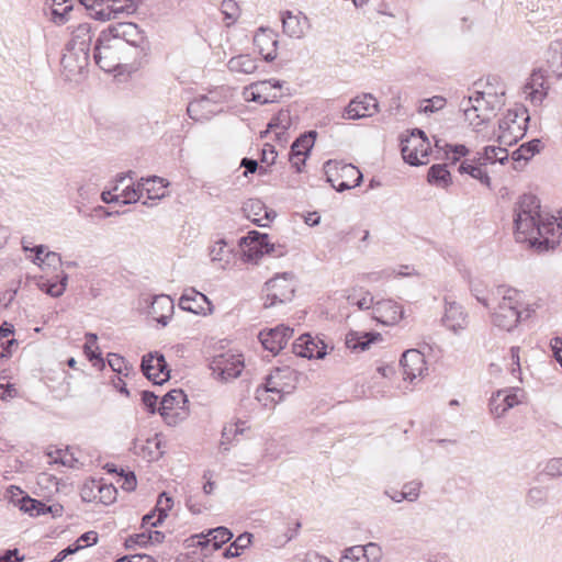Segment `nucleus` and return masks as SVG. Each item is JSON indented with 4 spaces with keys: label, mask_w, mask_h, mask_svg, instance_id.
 Wrapping results in <instances>:
<instances>
[{
    "label": "nucleus",
    "mask_w": 562,
    "mask_h": 562,
    "mask_svg": "<svg viewBox=\"0 0 562 562\" xmlns=\"http://www.w3.org/2000/svg\"><path fill=\"white\" fill-rule=\"evenodd\" d=\"M233 538V533L225 527L210 529L206 533L194 535L192 541L196 540V546L205 551L204 554L218 550L224 543Z\"/></svg>",
    "instance_id": "21"
},
{
    "label": "nucleus",
    "mask_w": 562,
    "mask_h": 562,
    "mask_svg": "<svg viewBox=\"0 0 562 562\" xmlns=\"http://www.w3.org/2000/svg\"><path fill=\"white\" fill-rule=\"evenodd\" d=\"M231 250L227 248L225 240H217L210 250L212 261H228Z\"/></svg>",
    "instance_id": "53"
},
{
    "label": "nucleus",
    "mask_w": 562,
    "mask_h": 562,
    "mask_svg": "<svg viewBox=\"0 0 562 562\" xmlns=\"http://www.w3.org/2000/svg\"><path fill=\"white\" fill-rule=\"evenodd\" d=\"M541 140L535 138L530 142L521 144L516 150L513 151L512 158L514 161L525 160L528 161L537 153L540 151Z\"/></svg>",
    "instance_id": "42"
},
{
    "label": "nucleus",
    "mask_w": 562,
    "mask_h": 562,
    "mask_svg": "<svg viewBox=\"0 0 562 562\" xmlns=\"http://www.w3.org/2000/svg\"><path fill=\"white\" fill-rule=\"evenodd\" d=\"M324 170L327 181L338 192L358 187L362 181V173L351 164L328 160L324 165Z\"/></svg>",
    "instance_id": "6"
},
{
    "label": "nucleus",
    "mask_w": 562,
    "mask_h": 562,
    "mask_svg": "<svg viewBox=\"0 0 562 562\" xmlns=\"http://www.w3.org/2000/svg\"><path fill=\"white\" fill-rule=\"evenodd\" d=\"M147 535H148V530L130 536L125 540L126 548L133 549L135 547H144V546L148 544L149 540L147 539Z\"/></svg>",
    "instance_id": "60"
},
{
    "label": "nucleus",
    "mask_w": 562,
    "mask_h": 562,
    "mask_svg": "<svg viewBox=\"0 0 562 562\" xmlns=\"http://www.w3.org/2000/svg\"><path fill=\"white\" fill-rule=\"evenodd\" d=\"M142 194H146L148 200H160L166 195L167 182L159 177L142 178L138 182Z\"/></svg>",
    "instance_id": "33"
},
{
    "label": "nucleus",
    "mask_w": 562,
    "mask_h": 562,
    "mask_svg": "<svg viewBox=\"0 0 562 562\" xmlns=\"http://www.w3.org/2000/svg\"><path fill=\"white\" fill-rule=\"evenodd\" d=\"M472 95L463 98L462 101L459 103V108L463 112L464 121L468 122L469 125L472 126L474 131L480 132L481 126L485 125L490 120H483V117H481V113L477 112V108L472 106Z\"/></svg>",
    "instance_id": "34"
},
{
    "label": "nucleus",
    "mask_w": 562,
    "mask_h": 562,
    "mask_svg": "<svg viewBox=\"0 0 562 562\" xmlns=\"http://www.w3.org/2000/svg\"><path fill=\"white\" fill-rule=\"evenodd\" d=\"M108 363L111 367V369L119 374L123 373V370L126 369L124 358L116 353H109Z\"/></svg>",
    "instance_id": "61"
},
{
    "label": "nucleus",
    "mask_w": 562,
    "mask_h": 562,
    "mask_svg": "<svg viewBox=\"0 0 562 562\" xmlns=\"http://www.w3.org/2000/svg\"><path fill=\"white\" fill-rule=\"evenodd\" d=\"M187 395L181 390H171L161 400L159 414L168 425H177L186 418Z\"/></svg>",
    "instance_id": "14"
},
{
    "label": "nucleus",
    "mask_w": 562,
    "mask_h": 562,
    "mask_svg": "<svg viewBox=\"0 0 562 562\" xmlns=\"http://www.w3.org/2000/svg\"><path fill=\"white\" fill-rule=\"evenodd\" d=\"M520 389L498 390L490 400V409L495 417H502L508 409L521 403Z\"/></svg>",
    "instance_id": "20"
},
{
    "label": "nucleus",
    "mask_w": 562,
    "mask_h": 562,
    "mask_svg": "<svg viewBox=\"0 0 562 562\" xmlns=\"http://www.w3.org/2000/svg\"><path fill=\"white\" fill-rule=\"evenodd\" d=\"M457 308L454 301L450 296H445V314L441 318L443 326L452 331L457 330Z\"/></svg>",
    "instance_id": "48"
},
{
    "label": "nucleus",
    "mask_w": 562,
    "mask_h": 562,
    "mask_svg": "<svg viewBox=\"0 0 562 562\" xmlns=\"http://www.w3.org/2000/svg\"><path fill=\"white\" fill-rule=\"evenodd\" d=\"M515 237L518 243H528L539 252L555 249L562 238V218L541 210L540 200L530 193L522 194L514 210Z\"/></svg>",
    "instance_id": "1"
},
{
    "label": "nucleus",
    "mask_w": 562,
    "mask_h": 562,
    "mask_svg": "<svg viewBox=\"0 0 562 562\" xmlns=\"http://www.w3.org/2000/svg\"><path fill=\"white\" fill-rule=\"evenodd\" d=\"M173 503L172 498L167 496L166 493H161L158 497L155 510L158 513L157 522H162L171 509Z\"/></svg>",
    "instance_id": "55"
},
{
    "label": "nucleus",
    "mask_w": 562,
    "mask_h": 562,
    "mask_svg": "<svg viewBox=\"0 0 562 562\" xmlns=\"http://www.w3.org/2000/svg\"><path fill=\"white\" fill-rule=\"evenodd\" d=\"M543 475L562 476V458L551 459L544 467Z\"/></svg>",
    "instance_id": "59"
},
{
    "label": "nucleus",
    "mask_w": 562,
    "mask_h": 562,
    "mask_svg": "<svg viewBox=\"0 0 562 562\" xmlns=\"http://www.w3.org/2000/svg\"><path fill=\"white\" fill-rule=\"evenodd\" d=\"M546 75L541 69L535 70L525 85L526 98L533 104H540L547 97Z\"/></svg>",
    "instance_id": "30"
},
{
    "label": "nucleus",
    "mask_w": 562,
    "mask_h": 562,
    "mask_svg": "<svg viewBox=\"0 0 562 562\" xmlns=\"http://www.w3.org/2000/svg\"><path fill=\"white\" fill-rule=\"evenodd\" d=\"M379 111L376 99L372 94H362L353 98L345 108L344 120H359L372 116Z\"/></svg>",
    "instance_id": "18"
},
{
    "label": "nucleus",
    "mask_w": 562,
    "mask_h": 562,
    "mask_svg": "<svg viewBox=\"0 0 562 562\" xmlns=\"http://www.w3.org/2000/svg\"><path fill=\"white\" fill-rule=\"evenodd\" d=\"M117 195L123 204L136 203L143 196L139 183L126 184Z\"/></svg>",
    "instance_id": "52"
},
{
    "label": "nucleus",
    "mask_w": 562,
    "mask_h": 562,
    "mask_svg": "<svg viewBox=\"0 0 562 562\" xmlns=\"http://www.w3.org/2000/svg\"><path fill=\"white\" fill-rule=\"evenodd\" d=\"M268 294L265 306H273L277 303L290 301L294 294V289L284 278H273L266 283Z\"/></svg>",
    "instance_id": "25"
},
{
    "label": "nucleus",
    "mask_w": 562,
    "mask_h": 562,
    "mask_svg": "<svg viewBox=\"0 0 562 562\" xmlns=\"http://www.w3.org/2000/svg\"><path fill=\"white\" fill-rule=\"evenodd\" d=\"M278 88H281V82L279 80H262L246 87L244 95L248 101L266 104L273 102L277 99V94L272 93V90Z\"/></svg>",
    "instance_id": "22"
},
{
    "label": "nucleus",
    "mask_w": 562,
    "mask_h": 562,
    "mask_svg": "<svg viewBox=\"0 0 562 562\" xmlns=\"http://www.w3.org/2000/svg\"><path fill=\"white\" fill-rule=\"evenodd\" d=\"M427 179L430 184L442 189L452 184V176L447 165H432L428 170Z\"/></svg>",
    "instance_id": "37"
},
{
    "label": "nucleus",
    "mask_w": 562,
    "mask_h": 562,
    "mask_svg": "<svg viewBox=\"0 0 562 562\" xmlns=\"http://www.w3.org/2000/svg\"><path fill=\"white\" fill-rule=\"evenodd\" d=\"M497 295H502V300L491 314L492 323L499 329L512 331L522 319L519 292L514 289L499 286Z\"/></svg>",
    "instance_id": "3"
},
{
    "label": "nucleus",
    "mask_w": 562,
    "mask_h": 562,
    "mask_svg": "<svg viewBox=\"0 0 562 562\" xmlns=\"http://www.w3.org/2000/svg\"><path fill=\"white\" fill-rule=\"evenodd\" d=\"M87 341L85 344V353L89 358L90 361L97 360L94 366H104L103 359L100 357V352H98V346H97V335L92 333H88L86 335Z\"/></svg>",
    "instance_id": "49"
},
{
    "label": "nucleus",
    "mask_w": 562,
    "mask_h": 562,
    "mask_svg": "<svg viewBox=\"0 0 562 562\" xmlns=\"http://www.w3.org/2000/svg\"><path fill=\"white\" fill-rule=\"evenodd\" d=\"M20 509L27 513L30 516L36 517L47 512H53L50 506H46L44 503L31 498L30 496H23L19 501Z\"/></svg>",
    "instance_id": "44"
},
{
    "label": "nucleus",
    "mask_w": 562,
    "mask_h": 562,
    "mask_svg": "<svg viewBox=\"0 0 562 562\" xmlns=\"http://www.w3.org/2000/svg\"><path fill=\"white\" fill-rule=\"evenodd\" d=\"M292 335V328L279 325L274 328L261 330L258 337L262 347L276 356L286 346Z\"/></svg>",
    "instance_id": "17"
},
{
    "label": "nucleus",
    "mask_w": 562,
    "mask_h": 562,
    "mask_svg": "<svg viewBox=\"0 0 562 562\" xmlns=\"http://www.w3.org/2000/svg\"><path fill=\"white\" fill-rule=\"evenodd\" d=\"M481 93H484L487 98L486 104L490 106V110H501L504 106L506 87L498 76H487L485 89Z\"/></svg>",
    "instance_id": "26"
},
{
    "label": "nucleus",
    "mask_w": 562,
    "mask_h": 562,
    "mask_svg": "<svg viewBox=\"0 0 562 562\" xmlns=\"http://www.w3.org/2000/svg\"><path fill=\"white\" fill-rule=\"evenodd\" d=\"M315 136H316V132H314V131H310V132L301 135L292 144L290 151L308 156L311 149L314 146Z\"/></svg>",
    "instance_id": "46"
},
{
    "label": "nucleus",
    "mask_w": 562,
    "mask_h": 562,
    "mask_svg": "<svg viewBox=\"0 0 562 562\" xmlns=\"http://www.w3.org/2000/svg\"><path fill=\"white\" fill-rule=\"evenodd\" d=\"M299 374L291 367H281L273 369L266 379L263 393H276L278 400L272 398L274 403L282 400L283 394H290L297 384Z\"/></svg>",
    "instance_id": "9"
},
{
    "label": "nucleus",
    "mask_w": 562,
    "mask_h": 562,
    "mask_svg": "<svg viewBox=\"0 0 562 562\" xmlns=\"http://www.w3.org/2000/svg\"><path fill=\"white\" fill-rule=\"evenodd\" d=\"M347 301L350 305L357 306L360 311L373 310L375 304L373 295L369 291L362 289L350 293L347 296Z\"/></svg>",
    "instance_id": "43"
},
{
    "label": "nucleus",
    "mask_w": 562,
    "mask_h": 562,
    "mask_svg": "<svg viewBox=\"0 0 562 562\" xmlns=\"http://www.w3.org/2000/svg\"><path fill=\"white\" fill-rule=\"evenodd\" d=\"M138 0H80L90 15L100 21H109L120 14L135 12Z\"/></svg>",
    "instance_id": "7"
},
{
    "label": "nucleus",
    "mask_w": 562,
    "mask_h": 562,
    "mask_svg": "<svg viewBox=\"0 0 562 562\" xmlns=\"http://www.w3.org/2000/svg\"><path fill=\"white\" fill-rule=\"evenodd\" d=\"M135 451L136 453H143V456L149 460L157 459L162 453L160 451V440L158 436L156 435L153 438L147 439L146 442L140 446L136 443Z\"/></svg>",
    "instance_id": "45"
},
{
    "label": "nucleus",
    "mask_w": 562,
    "mask_h": 562,
    "mask_svg": "<svg viewBox=\"0 0 562 562\" xmlns=\"http://www.w3.org/2000/svg\"><path fill=\"white\" fill-rule=\"evenodd\" d=\"M372 317L383 325L393 326L404 318V310L391 299L380 300L373 306Z\"/></svg>",
    "instance_id": "19"
},
{
    "label": "nucleus",
    "mask_w": 562,
    "mask_h": 562,
    "mask_svg": "<svg viewBox=\"0 0 562 562\" xmlns=\"http://www.w3.org/2000/svg\"><path fill=\"white\" fill-rule=\"evenodd\" d=\"M306 157L307 156H305L303 154L290 151L289 160L291 162V166L296 170V172L302 171V168L304 167L305 161H306Z\"/></svg>",
    "instance_id": "63"
},
{
    "label": "nucleus",
    "mask_w": 562,
    "mask_h": 562,
    "mask_svg": "<svg viewBox=\"0 0 562 562\" xmlns=\"http://www.w3.org/2000/svg\"><path fill=\"white\" fill-rule=\"evenodd\" d=\"M504 145H501L498 147L495 146H486L484 150L477 151L479 159H482L486 165L487 164H504L506 160H508V151Z\"/></svg>",
    "instance_id": "41"
},
{
    "label": "nucleus",
    "mask_w": 562,
    "mask_h": 562,
    "mask_svg": "<svg viewBox=\"0 0 562 562\" xmlns=\"http://www.w3.org/2000/svg\"><path fill=\"white\" fill-rule=\"evenodd\" d=\"M254 44L265 60L272 61L277 57L278 41L272 32L261 29L254 36Z\"/></svg>",
    "instance_id": "31"
},
{
    "label": "nucleus",
    "mask_w": 562,
    "mask_h": 562,
    "mask_svg": "<svg viewBox=\"0 0 562 562\" xmlns=\"http://www.w3.org/2000/svg\"><path fill=\"white\" fill-rule=\"evenodd\" d=\"M529 119L526 108L508 110L498 124L497 140L499 145L513 146L521 139L526 134Z\"/></svg>",
    "instance_id": "4"
},
{
    "label": "nucleus",
    "mask_w": 562,
    "mask_h": 562,
    "mask_svg": "<svg viewBox=\"0 0 562 562\" xmlns=\"http://www.w3.org/2000/svg\"><path fill=\"white\" fill-rule=\"evenodd\" d=\"M59 280L56 282H52L49 280H41L37 282V286L41 291L47 293L48 295L53 297H59L64 294L67 281H68V274L63 272L60 277H58Z\"/></svg>",
    "instance_id": "40"
},
{
    "label": "nucleus",
    "mask_w": 562,
    "mask_h": 562,
    "mask_svg": "<svg viewBox=\"0 0 562 562\" xmlns=\"http://www.w3.org/2000/svg\"><path fill=\"white\" fill-rule=\"evenodd\" d=\"M378 550L375 543L367 546H355L345 550L340 562H370L368 554Z\"/></svg>",
    "instance_id": "36"
},
{
    "label": "nucleus",
    "mask_w": 562,
    "mask_h": 562,
    "mask_svg": "<svg viewBox=\"0 0 562 562\" xmlns=\"http://www.w3.org/2000/svg\"><path fill=\"white\" fill-rule=\"evenodd\" d=\"M173 301L169 295L160 294L153 297L148 315L157 323L166 326L173 313Z\"/></svg>",
    "instance_id": "29"
},
{
    "label": "nucleus",
    "mask_w": 562,
    "mask_h": 562,
    "mask_svg": "<svg viewBox=\"0 0 562 562\" xmlns=\"http://www.w3.org/2000/svg\"><path fill=\"white\" fill-rule=\"evenodd\" d=\"M100 499L103 503H111L115 499L116 488L112 485H99Z\"/></svg>",
    "instance_id": "62"
},
{
    "label": "nucleus",
    "mask_w": 562,
    "mask_h": 562,
    "mask_svg": "<svg viewBox=\"0 0 562 562\" xmlns=\"http://www.w3.org/2000/svg\"><path fill=\"white\" fill-rule=\"evenodd\" d=\"M422 487V482L412 481L404 484L403 490L401 491V498H405L408 502H415L419 497V492Z\"/></svg>",
    "instance_id": "57"
},
{
    "label": "nucleus",
    "mask_w": 562,
    "mask_h": 562,
    "mask_svg": "<svg viewBox=\"0 0 562 562\" xmlns=\"http://www.w3.org/2000/svg\"><path fill=\"white\" fill-rule=\"evenodd\" d=\"M221 11L228 24L235 22L239 16V8L235 0H224L221 4Z\"/></svg>",
    "instance_id": "56"
},
{
    "label": "nucleus",
    "mask_w": 562,
    "mask_h": 562,
    "mask_svg": "<svg viewBox=\"0 0 562 562\" xmlns=\"http://www.w3.org/2000/svg\"><path fill=\"white\" fill-rule=\"evenodd\" d=\"M240 244L247 247L246 252L250 259H255L263 255H270L274 258H279L286 254L284 246L271 244L267 234H261L257 231L249 232L240 239Z\"/></svg>",
    "instance_id": "10"
},
{
    "label": "nucleus",
    "mask_w": 562,
    "mask_h": 562,
    "mask_svg": "<svg viewBox=\"0 0 562 562\" xmlns=\"http://www.w3.org/2000/svg\"><path fill=\"white\" fill-rule=\"evenodd\" d=\"M142 371L145 376L155 384H162L170 378V371L164 355L159 352H149L142 359Z\"/></svg>",
    "instance_id": "16"
},
{
    "label": "nucleus",
    "mask_w": 562,
    "mask_h": 562,
    "mask_svg": "<svg viewBox=\"0 0 562 562\" xmlns=\"http://www.w3.org/2000/svg\"><path fill=\"white\" fill-rule=\"evenodd\" d=\"M401 366L405 380L414 381L417 376H422L427 370L424 355L416 350H406L401 358Z\"/></svg>",
    "instance_id": "24"
},
{
    "label": "nucleus",
    "mask_w": 562,
    "mask_h": 562,
    "mask_svg": "<svg viewBox=\"0 0 562 562\" xmlns=\"http://www.w3.org/2000/svg\"><path fill=\"white\" fill-rule=\"evenodd\" d=\"M293 352L302 358L322 359L326 355V346L322 340L314 339L311 335H301L292 346Z\"/></svg>",
    "instance_id": "23"
},
{
    "label": "nucleus",
    "mask_w": 562,
    "mask_h": 562,
    "mask_svg": "<svg viewBox=\"0 0 562 562\" xmlns=\"http://www.w3.org/2000/svg\"><path fill=\"white\" fill-rule=\"evenodd\" d=\"M50 19L55 24H64L68 21V14L72 10L69 0H48Z\"/></svg>",
    "instance_id": "39"
},
{
    "label": "nucleus",
    "mask_w": 562,
    "mask_h": 562,
    "mask_svg": "<svg viewBox=\"0 0 562 562\" xmlns=\"http://www.w3.org/2000/svg\"><path fill=\"white\" fill-rule=\"evenodd\" d=\"M93 34L89 23H80L71 32V38L61 57V65L70 74H80L89 64Z\"/></svg>",
    "instance_id": "2"
},
{
    "label": "nucleus",
    "mask_w": 562,
    "mask_h": 562,
    "mask_svg": "<svg viewBox=\"0 0 562 562\" xmlns=\"http://www.w3.org/2000/svg\"><path fill=\"white\" fill-rule=\"evenodd\" d=\"M469 288L471 294L480 302L483 306L490 307V301L485 295L486 286L479 280H470Z\"/></svg>",
    "instance_id": "54"
},
{
    "label": "nucleus",
    "mask_w": 562,
    "mask_h": 562,
    "mask_svg": "<svg viewBox=\"0 0 562 562\" xmlns=\"http://www.w3.org/2000/svg\"><path fill=\"white\" fill-rule=\"evenodd\" d=\"M378 333L350 331L346 336V346L351 350H366L374 340L380 339Z\"/></svg>",
    "instance_id": "35"
},
{
    "label": "nucleus",
    "mask_w": 562,
    "mask_h": 562,
    "mask_svg": "<svg viewBox=\"0 0 562 562\" xmlns=\"http://www.w3.org/2000/svg\"><path fill=\"white\" fill-rule=\"evenodd\" d=\"M446 104V99L439 95H435L431 99H427L424 101V104L420 106V112L424 113H434L440 109H442Z\"/></svg>",
    "instance_id": "58"
},
{
    "label": "nucleus",
    "mask_w": 562,
    "mask_h": 562,
    "mask_svg": "<svg viewBox=\"0 0 562 562\" xmlns=\"http://www.w3.org/2000/svg\"><path fill=\"white\" fill-rule=\"evenodd\" d=\"M548 490L543 486H533L529 488L526 503L532 508H539L547 503Z\"/></svg>",
    "instance_id": "47"
},
{
    "label": "nucleus",
    "mask_w": 562,
    "mask_h": 562,
    "mask_svg": "<svg viewBox=\"0 0 562 562\" xmlns=\"http://www.w3.org/2000/svg\"><path fill=\"white\" fill-rule=\"evenodd\" d=\"M281 20L283 32L292 38H302L310 27V20L302 12L285 11L282 13Z\"/></svg>",
    "instance_id": "28"
},
{
    "label": "nucleus",
    "mask_w": 562,
    "mask_h": 562,
    "mask_svg": "<svg viewBox=\"0 0 562 562\" xmlns=\"http://www.w3.org/2000/svg\"><path fill=\"white\" fill-rule=\"evenodd\" d=\"M243 211L247 218L258 226H267L270 222V212L263 202L258 199H250L244 203Z\"/></svg>",
    "instance_id": "32"
},
{
    "label": "nucleus",
    "mask_w": 562,
    "mask_h": 562,
    "mask_svg": "<svg viewBox=\"0 0 562 562\" xmlns=\"http://www.w3.org/2000/svg\"><path fill=\"white\" fill-rule=\"evenodd\" d=\"M157 398V395H155L153 392L144 391L142 393V402L150 413L156 412Z\"/></svg>",
    "instance_id": "64"
},
{
    "label": "nucleus",
    "mask_w": 562,
    "mask_h": 562,
    "mask_svg": "<svg viewBox=\"0 0 562 562\" xmlns=\"http://www.w3.org/2000/svg\"><path fill=\"white\" fill-rule=\"evenodd\" d=\"M106 31L115 41L123 42L124 50L126 46L138 48L142 52H145L148 48V42L144 32L134 23L122 22L112 24L109 25Z\"/></svg>",
    "instance_id": "13"
},
{
    "label": "nucleus",
    "mask_w": 562,
    "mask_h": 562,
    "mask_svg": "<svg viewBox=\"0 0 562 562\" xmlns=\"http://www.w3.org/2000/svg\"><path fill=\"white\" fill-rule=\"evenodd\" d=\"M291 125V117L288 111H281L279 114L273 117L270 123L268 124V127L272 131H276V135L280 137L282 134L285 133V131Z\"/></svg>",
    "instance_id": "50"
},
{
    "label": "nucleus",
    "mask_w": 562,
    "mask_h": 562,
    "mask_svg": "<svg viewBox=\"0 0 562 562\" xmlns=\"http://www.w3.org/2000/svg\"><path fill=\"white\" fill-rule=\"evenodd\" d=\"M469 149L467 146L459 144V176L470 177L476 180L481 186L485 188L491 187V178L486 170V164L479 159V155L475 154L472 158H468Z\"/></svg>",
    "instance_id": "11"
},
{
    "label": "nucleus",
    "mask_w": 562,
    "mask_h": 562,
    "mask_svg": "<svg viewBox=\"0 0 562 562\" xmlns=\"http://www.w3.org/2000/svg\"><path fill=\"white\" fill-rule=\"evenodd\" d=\"M222 111L216 93L200 95L188 104V115L194 121H207Z\"/></svg>",
    "instance_id": "15"
},
{
    "label": "nucleus",
    "mask_w": 562,
    "mask_h": 562,
    "mask_svg": "<svg viewBox=\"0 0 562 562\" xmlns=\"http://www.w3.org/2000/svg\"><path fill=\"white\" fill-rule=\"evenodd\" d=\"M231 71L239 74H254L257 68V61L249 55H238L229 59L227 64Z\"/></svg>",
    "instance_id": "38"
},
{
    "label": "nucleus",
    "mask_w": 562,
    "mask_h": 562,
    "mask_svg": "<svg viewBox=\"0 0 562 562\" xmlns=\"http://www.w3.org/2000/svg\"><path fill=\"white\" fill-rule=\"evenodd\" d=\"M210 368L217 379L227 382L240 375L244 369V358L239 353L227 351L214 357Z\"/></svg>",
    "instance_id": "12"
},
{
    "label": "nucleus",
    "mask_w": 562,
    "mask_h": 562,
    "mask_svg": "<svg viewBox=\"0 0 562 562\" xmlns=\"http://www.w3.org/2000/svg\"><path fill=\"white\" fill-rule=\"evenodd\" d=\"M179 306L183 311L194 314H206L212 310L207 296L194 289H188L183 292L179 300Z\"/></svg>",
    "instance_id": "27"
},
{
    "label": "nucleus",
    "mask_w": 562,
    "mask_h": 562,
    "mask_svg": "<svg viewBox=\"0 0 562 562\" xmlns=\"http://www.w3.org/2000/svg\"><path fill=\"white\" fill-rule=\"evenodd\" d=\"M401 151L405 162L412 166L426 165L429 161L430 144L423 131L413 130L402 138Z\"/></svg>",
    "instance_id": "8"
},
{
    "label": "nucleus",
    "mask_w": 562,
    "mask_h": 562,
    "mask_svg": "<svg viewBox=\"0 0 562 562\" xmlns=\"http://www.w3.org/2000/svg\"><path fill=\"white\" fill-rule=\"evenodd\" d=\"M473 97L472 106L477 108V112L481 113V117L483 120H491L498 110H490V106L486 104V97L481 91H475Z\"/></svg>",
    "instance_id": "51"
},
{
    "label": "nucleus",
    "mask_w": 562,
    "mask_h": 562,
    "mask_svg": "<svg viewBox=\"0 0 562 562\" xmlns=\"http://www.w3.org/2000/svg\"><path fill=\"white\" fill-rule=\"evenodd\" d=\"M123 42L115 41L108 31L100 33L93 49L95 64L104 71L116 69L123 59Z\"/></svg>",
    "instance_id": "5"
}]
</instances>
